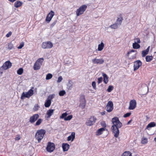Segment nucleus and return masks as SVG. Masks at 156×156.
I'll use <instances>...</instances> for the list:
<instances>
[{"instance_id": "obj_1", "label": "nucleus", "mask_w": 156, "mask_h": 156, "mask_svg": "<svg viewBox=\"0 0 156 156\" xmlns=\"http://www.w3.org/2000/svg\"><path fill=\"white\" fill-rule=\"evenodd\" d=\"M112 122L113 124L111 128L112 130L114 133V136L117 137L119 133V129L122 126V124L117 117H115L112 119Z\"/></svg>"}, {"instance_id": "obj_2", "label": "nucleus", "mask_w": 156, "mask_h": 156, "mask_svg": "<svg viewBox=\"0 0 156 156\" xmlns=\"http://www.w3.org/2000/svg\"><path fill=\"white\" fill-rule=\"evenodd\" d=\"M39 117V115L37 114H34L31 116L29 118V122L33 124L36 121L37 122L34 124L35 126L40 125L43 122V119L40 118L38 119Z\"/></svg>"}, {"instance_id": "obj_3", "label": "nucleus", "mask_w": 156, "mask_h": 156, "mask_svg": "<svg viewBox=\"0 0 156 156\" xmlns=\"http://www.w3.org/2000/svg\"><path fill=\"white\" fill-rule=\"evenodd\" d=\"M46 133L45 130L42 129L38 130L35 134V139L37 140L38 143L41 142V140L43 138V137Z\"/></svg>"}, {"instance_id": "obj_4", "label": "nucleus", "mask_w": 156, "mask_h": 156, "mask_svg": "<svg viewBox=\"0 0 156 156\" xmlns=\"http://www.w3.org/2000/svg\"><path fill=\"white\" fill-rule=\"evenodd\" d=\"M87 8V6L86 5H83L80 6L76 11L77 16H79L83 14L86 11Z\"/></svg>"}, {"instance_id": "obj_5", "label": "nucleus", "mask_w": 156, "mask_h": 156, "mask_svg": "<svg viewBox=\"0 0 156 156\" xmlns=\"http://www.w3.org/2000/svg\"><path fill=\"white\" fill-rule=\"evenodd\" d=\"M33 94L34 90L32 89H30L26 93L24 92H23L21 95V99H23L25 98H29Z\"/></svg>"}, {"instance_id": "obj_6", "label": "nucleus", "mask_w": 156, "mask_h": 156, "mask_svg": "<svg viewBox=\"0 0 156 156\" xmlns=\"http://www.w3.org/2000/svg\"><path fill=\"white\" fill-rule=\"evenodd\" d=\"M53 46L52 43L50 41L43 42L41 45L42 48L44 49L51 48Z\"/></svg>"}, {"instance_id": "obj_7", "label": "nucleus", "mask_w": 156, "mask_h": 156, "mask_svg": "<svg viewBox=\"0 0 156 156\" xmlns=\"http://www.w3.org/2000/svg\"><path fill=\"white\" fill-rule=\"evenodd\" d=\"M113 108L114 106L113 102L111 101H109L105 107L106 110L108 112H110L112 111Z\"/></svg>"}, {"instance_id": "obj_8", "label": "nucleus", "mask_w": 156, "mask_h": 156, "mask_svg": "<svg viewBox=\"0 0 156 156\" xmlns=\"http://www.w3.org/2000/svg\"><path fill=\"white\" fill-rule=\"evenodd\" d=\"M55 148V145L54 143L51 142L48 143L46 149L49 152H51L53 151Z\"/></svg>"}, {"instance_id": "obj_9", "label": "nucleus", "mask_w": 156, "mask_h": 156, "mask_svg": "<svg viewBox=\"0 0 156 156\" xmlns=\"http://www.w3.org/2000/svg\"><path fill=\"white\" fill-rule=\"evenodd\" d=\"M54 97V94H51L48 96L45 102L44 106L45 107L47 108L50 106L51 103V100Z\"/></svg>"}, {"instance_id": "obj_10", "label": "nucleus", "mask_w": 156, "mask_h": 156, "mask_svg": "<svg viewBox=\"0 0 156 156\" xmlns=\"http://www.w3.org/2000/svg\"><path fill=\"white\" fill-rule=\"evenodd\" d=\"M96 120L97 119L94 116H91L86 122V124L88 126H91L95 123Z\"/></svg>"}, {"instance_id": "obj_11", "label": "nucleus", "mask_w": 156, "mask_h": 156, "mask_svg": "<svg viewBox=\"0 0 156 156\" xmlns=\"http://www.w3.org/2000/svg\"><path fill=\"white\" fill-rule=\"evenodd\" d=\"M12 63L9 61L5 62L1 67L3 70H6L10 68L12 66Z\"/></svg>"}, {"instance_id": "obj_12", "label": "nucleus", "mask_w": 156, "mask_h": 156, "mask_svg": "<svg viewBox=\"0 0 156 156\" xmlns=\"http://www.w3.org/2000/svg\"><path fill=\"white\" fill-rule=\"evenodd\" d=\"M55 15V12L52 10L51 11L47 16L45 21L49 23Z\"/></svg>"}, {"instance_id": "obj_13", "label": "nucleus", "mask_w": 156, "mask_h": 156, "mask_svg": "<svg viewBox=\"0 0 156 156\" xmlns=\"http://www.w3.org/2000/svg\"><path fill=\"white\" fill-rule=\"evenodd\" d=\"M142 62L140 60H138L134 62L133 70L134 71L138 69L142 65Z\"/></svg>"}, {"instance_id": "obj_14", "label": "nucleus", "mask_w": 156, "mask_h": 156, "mask_svg": "<svg viewBox=\"0 0 156 156\" xmlns=\"http://www.w3.org/2000/svg\"><path fill=\"white\" fill-rule=\"evenodd\" d=\"M136 102L134 99L131 100L129 102V110H133L136 107Z\"/></svg>"}, {"instance_id": "obj_15", "label": "nucleus", "mask_w": 156, "mask_h": 156, "mask_svg": "<svg viewBox=\"0 0 156 156\" xmlns=\"http://www.w3.org/2000/svg\"><path fill=\"white\" fill-rule=\"evenodd\" d=\"M92 62L94 64H101L104 62V60L102 59H98L96 58L92 60Z\"/></svg>"}, {"instance_id": "obj_16", "label": "nucleus", "mask_w": 156, "mask_h": 156, "mask_svg": "<svg viewBox=\"0 0 156 156\" xmlns=\"http://www.w3.org/2000/svg\"><path fill=\"white\" fill-rule=\"evenodd\" d=\"M42 64L39 63H38L37 62H36L35 63L34 67L33 68L34 70H37L39 69L41 67V66Z\"/></svg>"}, {"instance_id": "obj_17", "label": "nucleus", "mask_w": 156, "mask_h": 156, "mask_svg": "<svg viewBox=\"0 0 156 156\" xmlns=\"http://www.w3.org/2000/svg\"><path fill=\"white\" fill-rule=\"evenodd\" d=\"M62 146L64 151H67L69 148V145L67 143H63Z\"/></svg>"}, {"instance_id": "obj_18", "label": "nucleus", "mask_w": 156, "mask_h": 156, "mask_svg": "<svg viewBox=\"0 0 156 156\" xmlns=\"http://www.w3.org/2000/svg\"><path fill=\"white\" fill-rule=\"evenodd\" d=\"M75 133L74 132H73L71 133V135L69 136L68 137V141H70L71 140V141H73L75 138Z\"/></svg>"}, {"instance_id": "obj_19", "label": "nucleus", "mask_w": 156, "mask_h": 156, "mask_svg": "<svg viewBox=\"0 0 156 156\" xmlns=\"http://www.w3.org/2000/svg\"><path fill=\"white\" fill-rule=\"evenodd\" d=\"M123 20V17L122 16V15L120 14L119 16V17L118 18V19L117 20V23L119 24V25H121L122 24Z\"/></svg>"}, {"instance_id": "obj_20", "label": "nucleus", "mask_w": 156, "mask_h": 156, "mask_svg": "<svg viewBox=\"0 0 156 156\" xmlns=\"http://www.w3.org/2000/svg\"><path fill=\"white\" fill-rule=\"evenodd\" d=\"M23 4L22 2L20 1H17L14 3V5L15 7L18 8L21 6Z\"/></svg>"}, {"instance_id": "obj_21", "label": "nucleus", "mask_w": 156, "mask_h": 156, "mask_svg": "<svg viewBox=\"0 0 156 156\" xmlns=\"http://www.w3.org/2000/svg\"><path fill=\"white\" fill-rule=\"evenodd\" d=\"M106 129V128H100L96 132V135L99 136L102 134V132L105 131Z\"/></svg>"}, {"instance_id": "obj_22", "label": "nucleus", "mask_w": 156, "mask_h": 156, "mask_svg": "<svg viewBox=\"0 0 156 156\" xmlns=\"http://www.w3.org/2000/svg\"><path fill=\"white\" fill-rule=\"evenodd\" d=\"M155 126V123L154 122H151L148 124L146 128V129L149 130V128L154 127Z\"/></svg>"}, {"instance_id": "obj_23", "label": "nucleus", "mask_w": 156, "mask_h": 156, "mask_svg": "<svg viewBox=\"0 0 156 156\" xmlns=\"http://www.w3.org/2000/svg\"><path fill=\"white\" fill-rule=\"evenodd\" d=\"M121 156H132V153L129 151H125L122 154Z\"/></svg>"}, {"instance_id": "obj_24", "label": "nucleus", "mask_w": 156, "mask_h": 156, "mask_svg": "<svg viewBox=\"0 0 156 156\" xmlns=\"http://www.w3.org/2000/svg\"><path fill=\"white\" fill-rule=\"evenodd\" d=\"M103 76L104 77V82L105 84H106L108 82V77L106 74L104 73L103 74Z\"/></svg>"}, {"instance_id": "obj_25", "label": "nucleus", "mask_w": 156, "mask_h": 156, "mask_svg": "<svg viewBox=\"0 0 156 156\" xmlns=\"http://www.w3.org/2000/svg\"><path fill=\"white\" fill-rule=\"evenodd\" d=\"M54 109H49L47 111V115H48V118H50L51 115L53 114L54 112Z\"/></svg>"}, {"instance_id": "obj_26", "label": "nucleus", "mask_w": 156, "mask_h": 156, "mask_svg": "<svg viewBox=\"0 0 156 156\" xmlns=\"http://www.w3.org/2000/svg\"><path fill=\"white\" fill-rule=\"evenodd\" d=\"M104 47V44L103 42H101V44H99L98 45V50L99 51H101L102 50Z\"/></svg>"}, {"instance_id": "obj_27", "label": "nucleus", "mask_w": 156, "mask_h": 156, "mask_svg": "<svg viewBox=\"0 0 156 156\" xmlns=\"http://www.w3.org/2000/svg\"><path fill=\"white\" fill-rule=\"evenodd\" d=\"M119 25L117 23H115L114 24L110 25L109 27L112 29H115L117 28Z\"/></svg>"}, {"instance_id": "obj_28", "label": "nucleus", "mask_w": 156, "mask_h": 156, "mask_svg": "<svg viewBox=\"0 0 156 156\" xmlns=\"http://www.w3.org/2000/svg\"><path fill=\"white\" fill-rule=\"evenodd\" d=\"M133 47L134 49H138L140 48V45L136 42H135L133 44Z\"/></svg>"}, {"instance_id": "obj_29", "label": "nucleus", "mask_w": 156, "mask_h": 156, "mask_svg": "<svg viewBox=\"0 0 156 156\" xmlns=\"http://www.w3.org/2000/svg\"><path fill=\"white\" fill-rule=\"evenodd\" d=\"M153 57L152 56H147L146 57V61L147 62H150L152 60Z\"/></svg>"}, {"instance_id": "obj_30", "label": "nucleus", "mask_w": 156, "mask_h": 156, "mask_svg": "<svg viewBox=\"0 0 156 156\" xmlns=\"http://www.w3.org/2000/svg\"><path fill=\"white\" fill-rule=\"evenodd\" d=\"M52 75L51 74L49 73L47 75L46 77V80H50L52 78Z\"/></svg>"}, {"instance_id": "obj_31", "label": "nucleus", "mask_w": 156, "mask_h": 156, "mask_svg": "<svg viewBox=\"0 0 156 156\" xmlns=\"http://www.w3.org/2000/svg\"><path fill=\"white\" fill-rule=\"evenodd\" d=\"M73 87V84L71 83L70 81H69V83L67 84V88L69 90H71Z\"/></svg>"}, {"instance_id": "obj_32", "label": "nucleus", "mask_w": 156, "mask_h": 156, "mask_svg": "<svg viewBox=\"0 0 156 156\" xmlns=\"http://www.w3.org/2000/svg\"><path fill=\"white\" fill-rule=\"evenodd\" d=\"M39 108L40 107L39 105L37 104H36L33 108V110L34 111H36L38 110Z\"/></svg>"}, {"instance_id": "obj_33", "label": "nucleus", "mask_w": 156, "mask_h": 156, "mask_svg": "<svg viewBox=\"0 0 156 156\" xmlns=\"http://www.w3.org/2000/svg\"><path fill=\"white\" fill-rule=\"evenodd\" d=\"M23 72V69L22 68H20L17 71V73L18 74L21 75Z\"/></svg>"}, {"instance_id": "obj_34", "label": "nucleus", "mask_w": 156, "mask_h": 156, "mask_svg": "<svg viewBox=\"0 0 156 156\" xmlns=\"http://www.w3.org/2000/svg\"><path fill=\"white\" fill-rule=\"evenodd\" d=\"M147 139L146 138H143L141 140V143L143 144H146L147 143Z\"/></svg>"}, {"instance_id": "obj_35", "label": "nucleus", "mask_w": 156, "mask_h": 156, "mask_svg": "<svg viewBox=\"0 0 156 156\" xmlns=\"http://www.w3.org/2000/svg\"><path fill=\"white\" fill-rule=\"evenodd\" d=\"M114 87L113 86L110 85L108 86L107 89V91L109 92H110L113 89Z\"/></svg>"}, {"instance_id": "obj_36", "label": "nucleus", "mask_w": 156, "mask_h": 156, "mask_svg": "<svg viewBox=\"0 0 156 156\" xmlns=\"http://www.w3.org/2000/svg\"><path fill=\"white\" fill-rule=\"evenodd\" d=\"M66 93V91L64 90L60 91L59 93V94L60 96H63Z\"/></svg>"}, {"instance_id": "obj_37", "label": "nucleus", "mask_w": 156, "mask_h": 156, "mask_svg": "<svg viewBox=\"0 0 156 156\" xmlns=\"http://www.w3.org/2000/svg\"><path fill=\"white\" fill-rule=\"evenodd\" d=\"M43 61L44 58H42L38 59L36 62L40 64H41H41H42V62H43Z\"/></svg>"}, {"instance_id": "obj_38", "label": "nucleus", "mask_w": 156, "mask_h": 156, "mask_svg": "<svg viewBox=\"0 0 156 156\" xmlns=\"http://www.w3.org/2000/svg\"><path fill=\"white\" fill-rule=\"evenodd\" d=\"M72 115H69L67 117L64 118V120L65 121L69 120L72 119Z\"/></svg>"}, {"instance_id": "obj_39", "label": "nucleus", "mask_w": 156, "mask_h": 156, "mask_svg": "<svg viewBox=\"0 0 156 156\" xmlns=\"http://www.w3.org/2000/svg\"><path fill=\"white\" fill-rule=\"evenodd\" d=\"M148 52L146 51L145 50L143 51L142 52V55L143 57L145 56L147 54Z\"/></svg>"}, {"instance_id": "obj_40", "label": "nucleus", "mask_w": 156, "mask_h": 156, "mask_svg": "<svg viewBox=\"0 0 156 156\" xmlns=\"http://www.w3.org/2000/svg\"><path fill=\"white\" fill-rule=\"evenodd\" d=\"M67 115V114L66 113V112H65L64 113H63L62 114V115L60 116V118L61 119H63L65 118L66 117Z\"/></svg>"}, {"instance_id": "obj_41", "label": "nucleus", "mask_w": 156, "mask_h": 156, "mask_svg": "<svg viewBox=\"0 0 156 156\" xmlns=\"http://www.w3.org/2000/svg\"><path fill=\"white\" fill-rule=\"evenodd\" d=\"M80 106L82 108H84L86 106V102L85 101H84V102L82 103H81L80 104Z\"/></svg>"}, {"instance_id": "obj_42", "label": "nucleus", "mask_w": 156, "mask_h": 156, "mask_svg": "<svg viewBox=\"0 0 156 156\" xmlns=\"http://www.w3.org/2000/svg\"><path fill=\"white\" fill-rule=\"evenodd\" d=\"M92 85L93 87V89L94 90H96L97 88L96 87V83L95 81H93L92 82Z\"/></svg>"}, {"instance_id": "obj_43", "label": "nucleus", "mask_w": 156, "mask_h": 156, "mask_svg": "<svg viewBox=\"0 0 156 156\" xmlns=\"http://www.w3.org/2000/svg\"><path fill=\"white\" fill-rule=\"evenodd\" d=\"M134 40L135 41V42H136V43L138 44H139L140 43V41L139 38H135L134 39Z\"/></svg>"}, {"instance_id": "obj_44", "label": "nucleus", "mask_w": 156, "mask_h": 156, "mask_svg": "<svg viewBox=\"0 0 156 156\" xmlns=\"http://www.w3.org/2000/svg\"><path fill=\"white\" fill-rule=\"evenodd\" d=\"M24 42H22L20 44V45L18 47V49H21L24 46Z\"/></svg>"}, {"instance_id": "obj_45", "label": "nucleus", "mask_w": 156, "mask_h": 156, "mask_svg": "<svg viewBox=\"0 0 156 156\" xmlns=\"http://www.w3.org/2000/svg\"><path fill=\"white\" fill-rule=\"evenodd\" d=\"M131 114V112H128L125 114L123 115V117L124 118H126L129 116Z\"/></svg>"}, {"instance_id": "obj_46", "label": "nucleus", "mask_w": 156, "mask_h": 156, "mask_svg": "<svg viewBox=\"0 0 156 156\" xmlns=\"http://www.w3.org/2000/svg\"><path fill=\"white\" fill-rule=\"evenodd\" d=\"M13 48V45L11 43H9L8 45V49L9 50L12 49Z\"/></svg>"}, {"instance_id": "obj_47", "label": "nucleus", "mask_w": 156, "mask_h": 156, "mask_svg": "<svg viewBox=\"0 0 156 156\" xmlns=\"http://www.w3.org/2000/svg\"><path fill=\"white\" fill-rule=\"evenodd\" d=\"M101 126L103 127V128H105L106 127V124L105 121L102 122L101 123Z\"/></svg>"}, {"instance_id": "obj_48", "label": "nucleus", "mask_w": 156, "mask_h": 156, "mask_svg": "<svg viewBox=\"0 0 156 156\" xmlns=\"http://www.w3.org/2000/svg\"><path fill=\"white\" fill-rule=\"evenodd\" d=\"M21 138L20 136V135H17L16 136L15 138V139L16 140H19Z\"/></svg>"}, {"instance_id": "obj_49", "label": "nucleus", "mask_w": 156, "mask_h": 156, "mask_svg": "<svg viewBox=\"0 0 156 156\" xmlns=\"http://www.w3.org/2000/svg\"><path fill=\"white\" fill-rule=\"evenodd\" d=\"M103 79L102 77H101L98 78V83L99 84L101 83L102 80Z\"/></svg>"}, {"instance_id": "obj_50", "label": "nucleus", "mask_w": 156, "mask_h": 156, "mask_svg": "<svg viewBox=\"0 0 156 156\" xmlns=\"http://www.w3.org/2000/svg\"><path fill=\"white\" fill-rule=\"evenodd\" d=\"M56 22L57 21H55L53 22L52 23H51L50 25V27L52 28L56 24Z\"/></svg>"}, {"instance_id": "obj_51", "label": "nucleus", "mask_w": 156, "mask_h": 156, "mask_svg": "<svg viewBox=\"0 0 156 156\" xmlns=\"http://www.w3.org/2000/svg\"><path fill=\"white\" fill-rule=\"evenodd\" d=\"M62 80V76H60L58 77V80H57V82L58 83H59L61 82Z\"/></svg>"}, {"instance_id": "obj_52", "label": "nucleus", "mask_w": 156, "mask_h": 156, "mask_svg": "<svg viewBox=\"0 0 156 156\" xmlns=\"http://www.w3.org/2000/svg\"><path fill=\"white\" fill-rule=\"evenodd\" d=\"M80 98L81 99V100H83V101H85V96L84 95H82L80 96Z\"/></svg>"}, {"instance_id": "obj_53", "label": "nucleus", "mask_w": 156, "mask_h": 156, "mask_svg": "<svg viewBox=\"0 0 156 156\" xmlns=\"http://www.w3.org/2000/svg\"><path fill=\"white\" fill-rule=\"evenodd\" d=\"M12 34V32H9L8 34H6V36L8 37L10 36Z\"/></svg>"}, {"instance_id": "obj_54", "label": "nucleus", "mask_w": 156, "mask_h": 156, "mask_svg": "<svg viewBox=\"0 0 156 156\" xmlns=\"http://www.w3.org/2000/svg\"><path fill=\"white\" fill-rule=\"evenodd\" d=\"M150 48V46H148V48H147L145 50L146 51H147V52L148 53L149 51Z\"/></svg>"}, {"instance_id": "obj_55", "label": "nucleus", "mask_w": 156, "mask_h": 156, "mask_svg": "<svg viewBox=\"0 0 156 156\" xmlns=\"http://www.w3.org/2000/svg\"><path fill=\"white\" fill-rule=\"evenodd\" d=\"M136 51L135 50H134L133 49H132L130 51H129L130 52V53H131L132 52H134L135 51Z\"/></svg>"}, {"instance_id": "obj_56", "label": "nucleus", "mask_w": 156, "mask_h": 156, "mask_svg": "<svg viewBox=\"0 0 156 156\" xmlns=\"http://www.w3.org/2000/svg\"><path fill=\"white\" fill-rule=\"evenodd\" d=\"M130 52L129 51L127 52V54H126V55L127 56V57H129V54H130Z\"/></svg>"}, {"instance_id": "obj_57", "label": "nucleus", "mask_w": 156, "mask_h": 156, "mask_svg": "<svg viewBox=\"0 0 156 156\" xmlns=\"http://www.w3.org/2000/svg\"><path fill=\"white\" fill-rule=\"evenodd\" d=\"M101 115H105V111L101 112Z\"/></svg>"}, {"instance_id": "obj_58", "label": "nucleus", "mask_w": 156, "mask_h": 156, "mask_svg": "<svg viewBox=\"0 0 156 156\" xmlns=\"http://www.w3.org/2000/svg\"><path fill=\"white\" fill-rule=\"evenodd\" d=\"M8 0L11 2H15L16 0Z\"/></svg>"}, {"instance_id": "obj_59", "label": "nucleus", "mask_w": 156, "mask_h": 156, "mask_svg": "<svg viewBox=\"0 0 156 156\" xmlns=\"http://www.w3.org/2000/svg\"><path fill=\"white\" fill-rule=\"evenodd\" d=\"M154 140L156 141V138H155Z\"/></svg>"}, {"instance_id": "obj_60", "label": "nucleus", "mask_w": 156, "mask_h": 156, "mask_svg": "<svg viewBox=\"0 0 156 156\" xmlns=\"http://www.w3.org/2000/svg\"><path fill=\"white\" fill-rule=\"evenodd\" d=\"M130 121H129V122H128V123H129V122H130Z\"/></svg>"}]
</instances>
